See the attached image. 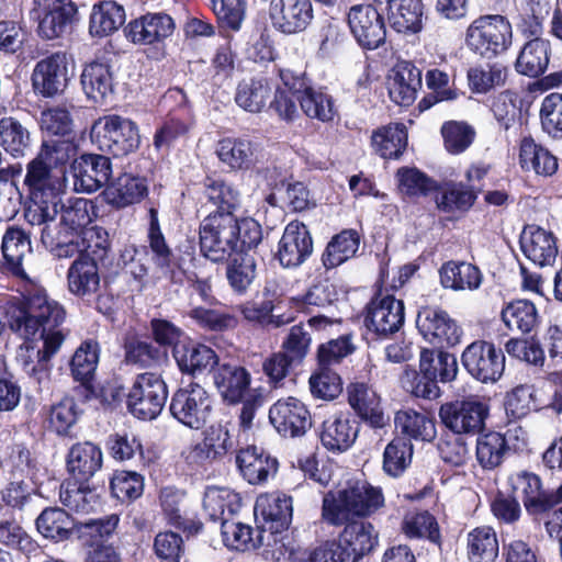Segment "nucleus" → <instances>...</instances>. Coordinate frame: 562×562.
<instances>
[{"mask_svg": "<svg viewBox=\"0 0 562 562\" xmlns=\"http://www.w3.org/2000/svg\"><path fill=\"white\" fill-rule=\"evenodd\" d=\"M348 403L356 414L374 428H382L387 422L376 392L363 382L347 386Z\"/></svg>", "mask_w": 562, "mask_h": 562, "instance_id": "nucleus-28", "label": "nucleus"}, {"mask_svg": "<svg viewBox=\"0 0 562 562\" xmlns=\"http://www.w3.org/2000/svg\"><path fill=\"white\" fill-rule=\"evenodd\" d=\"M80 81L86 95L94 103H103L113 92V76L108 64H88L82 70Z\"/></svg>", "mask_w": 562, "mask_h": 562, "instance_id": "nucleus-38", "label": "nucleus"}, {"mask_svg": "<svg viewBox=\"0 0 562 562\" xmlns=\"http://www.w3.org/2000/svg\"><path fill=\"white\" fill-rule=\"evenodd\" d=\"M119 516L112 514L104 519L90 520L82 527L83 562H120V555L106 539L114 532Z\"/></svg>", "mask_w": 562, "mask_h": 562, "instance_id": "nucleus-12", "label": "nucleus"}, {"mask_svg": "<svg viewBox=\"0 0 562 562\" xmlns=\"http://www.w3.org/2000/svg\"><path fill=\"white\" fill-rule=\"evenodd\" d=\"M273 90L272 81L266 77L243 79L236 87L234 100L244 111L256 114L267 106Z\"/></svg>", "mask_w": 562, "mask_h": 562, "instance_id": "nucleus-33", "label": "nucleus"}, {"mask_svg": "<svg viewBox=\"0 0 562 562\" xmlns=\"http://www.w3.org/2000/svg\"><path fill=\"white\" fill-rule=\"evenodd\" d=\"M10 479L25 480L37 485L41 479L42 468L31 451L22 446H16L10 456Z\"/></svg>", "mask_w": 562, "mask_h": 562, "instance_id": "nucleus-64", "label": "nucleus"}, {"mask_svg": "<svg viewBox=\"0 0 562 562\" xmlns=\"http://www.w3.org/2000/svg\"><path fill=\"white\" fill-rule=\"evenodd\" d=\"M90 136L100 150L116 157L135 151L140 144L137 125L120 115H106L97 120Z\"/></svg>", "mask_w": 562, "mask_h": 562, "instance_id": "nucleus-7", "label": "nucleus"}, {"mask_svg": "<svg viewBox=\"0 0 562 562\" xmlns=\"http://www.w3.org/2000/svg\"><path fill=\"white\" fill-rule=\"evenodd\" d=\"M520 166L542 177L553 176L559 167L558 158L531 137H524L519 149Z\"/></svg>", "mask_w": 562, "mask_h": 562, "instance_id": "nucleus-37", "label": "nucleus"}, {"mask_svg": "<svg viewBox=\"0 0 562 562\" xmlns=\"http://www.w3.org/2000/svg\"><path fill=\"white\" fill-rule=\"evenodd\" d=\"M384 505L381 487L357 481L337 492H327L322 502V519L335 527L374 514Z\"/></svg>", "mask_w": 562, "mask_h": 562, "instance_id": "nucleus-3", "label": "nucleus"}, {"mask_svg": "<svg viewBox=\"0 0 562 562\" xmlns=\"http://www.w3.org/2000/svg\"><path fill=\"white\" fill-rule=\"evenodd\" d=\"M292 512V498L281 493L260 495L255 504V517L259 528L272 535L289 527Z\"/></svg>", "mask_w": 562, "mask_h": 562, "instance_id": "nucleus-22", "label": "nucleus"}, {"mask_svg": "<svg viewBox=\"0 0 562 562\" xmlns=\"http://www.w3.org/2000/svg\"><path fill=\"white\" fill-rule=\"evenodd\" d=\"M4 315L12 331L25 339L38 336L43 341L42 349L36 352V364L26 360L22 352L19 355L23 370L41 382L47 375L49 360L59 351L66 338L61 327L66 318L65 308L46 292L36 290L24 303H8Z\"/></svg>", "mask_w": 562, "mask_h": 562, "instance_id": "nucleus-1", "label": "nucleus"}, {"mask_svg": "<svg viewBox=\"0 0 562 562\" xmlns=\"http://www.w3.org/2000/svg\"><path fill=\"white\" fill-rule=\"evenodd\" d=\"M461 363L468 373L480 382H496L505 370V356L502 349L485 340L470 344L461 355Z\"/></svg>", "mask_w": 562, "mask_h": 562, "instance_id": "nucleus-11", "label": "nucleus"}, {"mask_svg": "<svg viewBox=\"0 0 562 562\" xmlns=\"http://www.w3.org/2000/svg\"><path fill=\"white\" fill-rule=\"evenodd\" d=\"M74 521L61 508H45L36 519L38 532L54 542L67 540L72 531Z\"/></svg>", "mask_w": 562, "mask_h": 562, "instance_id": "nucleus-50", "label": "nucleus"}, {"mask_svg": "<svg viewBox=\"0 0 562 562\" xmlns=\"http://www.w3.org/2000/svg\"><path fill=\"white\" fill-rule=\"evenodd\" d=\"M172 417L187 428L199 430L207 423L212 413L210 393L199 383H189L177 390L170 401Z\"/></svg>", "mask_w": 562, "mask_h": 562, "instance_id": "nucleus-10", "label": "nucleus"}, {"mask_svg": "<svg viewBox=\"0 0 562 562\" xmlns=\"http://www.w3.org/2000/svg\"><path fill=\"white\" fill-rule=\"evenodd\" d=\"M236 463L243 477L250 484L263 483L278 471L277 459L256 446L239 450Z\"/></svg>", "mask_w": 562, "mask_h": 562, "instance_id": "nucleus-29", "label": "nucleus"}, {"mask_svg": "<svg viewBox=\"0 0 562 562\" xmlns=\"http://www.w3.org/2000/svg\"><path fill=\"white\" fill-rule=\"evenodd\" d=\"M216 390L228 404L240 403L250 390L251 374L238 364L221 363L212 372Z\"/></svg>", "mask_w": 562, "mask_h": 562, "instance_id": "nucleus-23", "label": "nucleus"}, {"mask_svg": "<svg viewBox=\"0 0 562 562\" xmlns=\"http://www.w3.org/2000/svg\"><path fill=\"white\" fill-rule=\"evenodd\" d=\"M477 195L473 189L463 183L447 184L436 203L439 210L447 213L467 212L472 207Z\"/></svg>", "mask_w": 562, "mask_h": 562, "instance_id": "nucleus-59", "label": "nucleus"}, {"mask_svg": "<svg viewBox=\"0 0 562 562\" xmlns=\"http://www.w3.org/2000/svg\"><path fill=\"white\" fill-rule=\"evenodd\" d=\"M499 553L497 533L490 526H480L467 535V555L470 562H495Z\"/></svg>", "mask_w": 562, "mask_h": 562, "instance_id": "nucleus-40", "label": "nucleus"}, {"mask_svg": "<svg viewBox=\"0 0 562 562\" xmlns=\"http://www.w3.org/2000/svg\"><path fill=\"white\" fill-rule=\"evenodd\" d=\"M147 193L144 178L124 173L106 187L104 196L109 204L122 209L140 202Z\"/></svg>", "mask_w": 562, "mask_h": 562, "instance_id": "nucleus-35", "label": "nucleus"}, {"mask_svg": "<svg viewBox=\"0 0 562 562\" xmlns=\"http://www.w3.org/2000/svg\"><path fill=\"white\" fill-rule=\"evenodd\" d=\"M148 215L147 241L151 251V259L159 269L167 270L171 266L173 252L161 232L157 210L150 207Z\"/></svg>", "mask_w": 562, "mask_h": 562, "instance_id": "nucleus-57", "label": "nucleus"}, {"mask_svg": "<svg viewBox=\"0 0 562 562\" xmlns=\"http://www.w3.org/2000/svg\"><path fill=\"white\" fill-rule=\"evenodd\" d=\"M338 544L350 554L353 562H358L364 554L373 550L378 543V533L370 522L351 520L344 525Z\"/></svg>", "mask_w": 562, "mask_h": 562, "instance_id": "nucleus-34", "label": "nucleus"}, {"mask_svg": "<svg viewBox=\"0 0 562 562\" xmlns=\"http://www.w3.org/2000/svg\"><path fill=\"white\" fill-rule=\"evenodd\" d=\"M313 252V239L307 226L299 221L290 222L279 241L278 259L284 268H296Z\"/></svg>", "mask_w": 562, "mask_h": 562, "instance_id": "nucleus-21", "label": "nucleus"}, {"mask_svg": "<svg viewBox=\"0 0 562 562\" xmlns=\"http://www.w3.org/2000/svg\"><path fill=\"white\" fill-rule=\"evenodd\" d=\"M125 10L115 1H102L92 8L89 31L92 36L104 37L116 32L125 22Z\"/></svg>", "mask_w": 562, "mask_h": 562, "instance_id": "nucleus-42", "label": "nucleus"}, {"mask_svg": "<svg viewBox=\"0 0 562 562\" xmlns=\"http://www.w3.org/2000/svg\"><path fill=\"white\" fill-rule=\"evenodd\" d=\"M269 420L278 434L285 438L302 437L312 427L306 405L292 396L279 400L270 407Z\"/></svg>", "mask_w": 562, "mask_h": 562, "instance_id": "nucleus-16", "label": "nucleus"}, {"mask_svg": "<svg viewBox=\"0 0 562 562\" xmlns=\"http://www.w3.org/2000/svg\"><path fill=\"white\" fill-rule=\"evenodd\" d=\"M203 198L217 209L216 213L233 214L240 203L239 192L221 179L207 178L205 180Z\"/></svg>", "mask_w": 562, "mask_h": 562, "instance_id": "nucleus-53", "label": "nucleus"}, {"mask_svg": "<svg viewBox=\"0 0 562 562\" xmlns=\"http://www.w3.org/2000/svg\"><path fill=\"white\" fill-rule=\"evenodd\" d=\"M422 88V70L409 61L397 64L389 83V94L396 104L408 106Z\"/></svg>", "mask_w": 562, "mask_h": 562, "instance_id": "nucleus-32", "label": "nucleus"}, {"mask_svg": "<svg viewBox=\"0 0 562 562\" xmlns=\"http://www.w3.org/2000/svg\"><path fill=\"white\" fill-rule=\"evenodd\" d=\"M173 29V20L168 14L155 13L131 21L124 33L134 44H153L170 36Z\"/></svg>", "mask_w": 562, "mask_h": 562, "instance_id": "nucleus-26", "label": "nucleus"}, {"mask_svg": "<svg viewBox=\"0 0 562 562\" xmlns=\"http://www.w3.org/2000/svg\"><path fill=\"white\" fill-rule=\"evenodd\" d=\"M269 16L274 30L284 35H295L312 25L314 5L312 0H270Z\"/></svg>", "mask_w": 562, "mask_h": 562, "instance_id": "nucleus-15", "label": "nucleus"}, {"mask_svg": "<svg viewBox=\"0 0 562 562\" xmlns=\"http://www.w3.org/2000/svg\"><path fill=\"white\" fill-rule=\"evenodd\" d=\"M85 481L66 482L60 486L59 498L64 506L77 514H89L100 505V496Z\"/></svg>", "mask_w": 562, "mask_h": 562, "instance_id": "nucleus-43", "label": "nucleus"}, {"mask_svg": "<svg viewBox=\"0 0 562 562\" xmlns=\"http://www.w3.org/2000/svg\"><path fill=\"white\" fill-rule=\"evenodd\" d=\"M30 132L12 116L0 120V144L13 157L24 156L30 147Z\"/></svg>", "mask_w": 562, "mask_h": 562, "instance_id": "nucleus-56", "label": "nucleus"}, {"mask_svg": "<svg viewBox=\"0 0 562 562\" xmlns=\"http://www.w3.org/2000/svg\"><path fill=\"white\" fill-rule=\"evenodd\" d=\"M83 251L70 265L67 271L68 290L79 297H90L100 288L98 262L103 261L110 250L108 234L103 229L85 232Z\"/></svg>", "mask_w": 562, "mask_h": 562, "instance_id": "nucleus-4", "label": "nucleus"}, {"mask_svg": "<svg viewBox=\"0 0 562 562\" xmlns=\"http://www.w3.org/2000/svg\"><path fill=\"white\" fill-rule=\"evenodd\" d=\"M512 24L499 14L475 19L467 29L465 44L471 52L491 59L505 52L512 44Z\"/></svg>", "mask_w": 562, "mask_h": 562, "instance_id": "nucleus-5", "label": "nucleus"}, {"mask_svg": "<svg viewBox=\"0 0 562 562\" xmlns=\"http://www.w3.org/2000/svg\"><path fill=\"white\" fill-rule=\"evenodd\" d=\"M98 362V342L91 340L82 342L70 362L72 376L82 384H87L93 378Z\"/></svg>", "mask_w": 562, "mask_h": 562, "instance_id": "nucleus-61", "label": "nucleus"}, {"mask_svg": "<svg viewBox=\"0 0 562 562\" xmlns=\"http://www.w3.org/2000/svg\"><path fill=\"white\" fill-rule=\"evenodd\" d=\"M173 357L179 369L189 374L213 368L218 363V358L213 349L201 344L183 345L175 347Z\"/></svg>", "mask_w": 562, "mask_h": 562, "instance_id": "nucleus-48", "label": "nucleus"}, {"mask_svg": "<svg viewBox=\"0 0 562 562\" xmlns=\"http://www.w3.org/2000/svg\"><path fill=\"white\" fill-rule=\"evenodd\" d=\"M389 20L398 33L416 34L423 29L422 0H387Z\"/></svg>", "mask_w": 562, "mask_h": 562, "instance_id": "nucleus-36", "label": "nucleus"}, {"mask_svg": "<svg viewBox=\"0 0 562 562\" xmlns=\"http://www.w3.org/2000/svg\"><path fill=\"white\" fill-rule=\"evenodd\" d=\"M240 508L238 495L228 488L211 486L204 492L203 510L212 521L233 517Z\"/></svg>", "mask_w": 562, "mask_h": 562, "instance_id": "nucleus-44", "label": "nucleus"}, {"mask_svg": "<svg viewBox=\"0 0 562 562\" xmlns=\"http://www.w3.org/2000/svg\"><path fill=\"white\" fill-rule=\"evenodd\" d=\"M438 273L441 286L454 292L476 291L483 282L480 268L468 261L449 260L441 265Z\"/></svg>", "mask_w": 562, "mask_h": 562, "instance_id": "nucleus-30", "label": "nucleus"}, {"mask_svg": "<svg viewBox=\"0 0 562 562\" xmlns=\"http://www.w3.org/2000/svg\"><path fill=\"white\" fill-rule=\"evenodd\" d=\"M74 189L81 193H93L106 184L112 175L109 157L85 154L75 159L71 166Z\"/></svg>", "mask_w": 562, "mask_h": 562, "instance_id": "nucleus-20", "label": "nucleus"}, {"mask_svg": "<svg viewBox=\"0 0 562 562\" xmlns=\"http://www.w3.org/2000/svg\"><path fill=\"white\" fill-rule=\"evenodd\" d=\"M367 328L381 337H389L404 324V303L393 295H376L367 305Z\"/></svg>", "mask_w": 562, "mask_h": 562, "instance_id": "nucleus-17", "label": "nucleus"}, {"mask_svg": "<svg viewBox=\"0 0 562 562\" xmlns=\"http://www.w3.org/2000/svg\"><path fill=\"white\" fill-rule=\"evenodd\" d=\"M413 445L408 438L395 437L384 449L383 470L393 477H397L411 464Z\"/></svg>", "mask_w": 562, "mask_h": 562, "instance_id": "nucleus-58", "label": "nucleus"}, {"mask_svg": "<svg viewBox=\"0 0 562 562\" xmlns=\"http://www.w3.org/2000/svg\"><path fill=\"white\" fill-rule=\"evenodd\" d=\"M420 373L432 381L447 383L457 378L458 362L457 358L448 352L439 351L436 353L430 349H423L419 358Z\"/></svg>", "mask_w": 562, "mask_h": 562, "instance_id": "nucleus-45", "label": "nucleus"}, {"mask_svg": "<svg viewBox=\"0 0 562 562\" xmlns=\"http://www.w3.org/2000/svg\"><path fill=\"white\" fill-rule=\"evenodd\" d=\"M512 491L521 493L524 506L528 513L538 515L554 507L553 495L541 490L540 477L527 471L513 473L508 477Z\"/></svg>", "mask_w": 562, "mask_h": 562, "instance_id": "nucleus-27", "label": "nucleus"}, {"mask_svg": "<svg viewBox=\"0 0 562 562\" xmlns=\"http://www.w3.org/2000/svg\"><path fill=\"white\" fill-rule=\"evenodd\" d=\"M66 462L69 473L76 480L88 482L102 468L103 453L91 441L77 442L70 447Z\"/></svg>", "mask_w": 562, "mask_h": 562, "instance_id": "nucleus-31", "label": "nucleus"}, {"mask_svg": "<svg viewBox=\"0 0 562 562\" xmlns=\"http://www.w3.org/2000/svg\"><path fill=\"white\" fill-rule=\"evenodd\" d=\"M60 225L71 234L85 237V232L89 231L87 226L93 221L95 210L92 201L83 198L69 199L60 206ZM90 229H101L100 227H90Z\"/></svg>", "mask_w": 562, "mask_h": 562, "instance_id": "nucleus-39", "label": "nucleus"}, {"mask_svg": "<svg viewBox=\"0 0 562 562\" xmlns=\"http://www.w3.org/2000/svg\"><path fill=\"white\" fill-rule=\"evenodd\" d=\"M360 245V236L355 229H344L335 235L327 244L322 256L326 269L336 268L357 254Z\"/></svg>", "mask_w": 562, "mask_h": 562, "instance_id": "nucleus-49", "label": "nucleus"}, {"mask_svg": "<svg viewBox=\"0 0 562 562\" xmlns=\"http://www.w3.org/2000/svg\"><path fill=\"white\" fill-rule=\"evenodd\" d=\"M509 452V446L505 436L498 431L479 434L475 447V458L484 470L498 468Z\"/></svg>", "mask_w": 562, "mask_h": 562, "instance_id": "nucleus-46", "label": "nucleus"}, {"mask_svg": "<svg viewBox=\"0 0 562 562\" xmlns=\"http://www.w3.org/2000/svg\"><path fill=\"white\" fill-rule=\"evenodd\" d=\"M416 326L423 337L432 345L453 347L461 341V327L440 307H422L417 313Z\"/></svg>", "mask_w": 562, "mask_h": 562, "instance_id": "nucleus-14", "label": "nucleus"}, {"mask_svg": "<svg viewBox=\"0 0 562 562\" xmlns=\"http://www.w3.org/2000/svg\"><path fill=\"white\" fill-rule=\"evenodd\" d=\"M1 251L10 269L14 273H20L23 259L32 252L30 233L16 225L7 226L1 240Z\"/></svg>", "mask_w": 562, "mask_h": 562, "instance_id": "nucleus-41", "label": "nucleus"}, {"mask_svg": "<svg viewBox=\"0 0 562 562\" xmlns=\"http://www.w3.org/2000/svg\"><path fill=\"white\" fill-rule=\"evenodd\" d=\"M347 23L357 43L373 50L384 44L386 27L383 16L371 4L352 5L347 13Z\"/></svg>", "mask_w": 562, "mask_h": 562, "instance_id": "nucleus-13", "label": "nucleus"}, {"mask_svg": "<svg viewBox=\"0 0 562 562\" xmlns=\"http://www.w3.org/2000/svg\"><path fill=\"white\" fill-rule=\"evenodd\" d=\"M32 16L38 20L37 33L42 38L54 40L70 26L77 9L66 0H34Z\"/></svg>", "mask_w": 562, "mask_h": 562, "instance_id": "nucleus-19", "label": "nucleus"}, {"mask_svg": "<svg viewBox=\"0 0 562 562\" xmlns=\"http://www.w3.org/2000/svg\"><path fill=\"white\" fill-rule=\"evenodd\" d=\"M406 145V127L400 123L382 127L372 135L375 153L385 159L398 158Z\"/></svg>", "mask_w": 562, "mask_h": 562, "instance_id": "nucleus-51", "label": "nucleus"}, {"mask_svg": "<svg viewBox=\"0 0 562 562\" xmlns=\"http://www.w3.org/2000/svg\"><path fill=\"white\" fill-rule=\"evenodd\" d=\"M167 359V351L149 341L133 340L125 346V360L130 364L153 368Z\"/></svg>", "mask_w": 562, "mask_h": 562, "instance_id": "nucleus-63", "label": "nucleus"}, {"mask_svg": "<svg viewBox=\"0 0 562 562\" xmlns=\"http://www.w3.org/2000/svg\"><path fill=\"white\" fill-rule=\"evenodd\" d=\"M522 254L535 265L551 266L558 256L557 239L551 232L539 226H527L520 235Z\"/></svg>", "mask_w": 562, "mask_h": 562, "instance_id": "nucleus-25", "label": "nucleus"}, {"mask_svg": "<svg viewBox=\"0 0 562 562\" xmlns=\"http://www.w3.org/2000/svg\"><path fill=\"white\" fill-rule=\"evenodd\" d=\"M70 72L65 53H54L35 65L32 74V86L37 94L52 98L64 92Z\"/></svg>", "mask_w": 562, "mask_h": 562, "instance_id": "nucleus-18", "label": "nucleus"}, {"mask_svg": "<svg viewBox=\"0 0 562 562\" xmlns=\"http://www.w3.org/2000/svg\"><path fill=\"white\" fill-rule=\"evenodd\" d=\"M216 154L222 162L232 169H246L252 162L251 142L244 138H224L220 140Z\"/></svg>", "mask_w": 562, "mask_h": 562, "instance_id": "nucleus-55", "label": "nucleus"}, {"mask_svg": "<svg viewBox=\"0 0 562 562\" xmlns=\"http://www.w3.org/2000/svg\"><path fill=\"white\" fill-rule=\"evenodd\" d=\"M550 43L536 37L527 42L516 60V70L528 77H538L544 72L549 64Z\"/></svg>", "mask_w": 562, "mask_h": 562, "instance_id": "nucleus-47", "label": "nucleus"}, {"mask_svg": "<svg viewBox=\"0 0 562 562\" xmlns=\"http://www.w3.org/2000/svg\"><path fill=\"white\" fill-rule=\"evenodd\" d=\"M502 319L506 327L517 329L522 334L530 333L538 323V313L535 304L527 300H517L508 303L502 310Z\"/></svg>", "mask_w": 562, "mask_h": 562, "instance_id": "nucleus-54", "label": "nucleus"}, {"mask_svg": "<svg viewBox=\"0 0 562 562\" xmlns=\"http://www.w3.org/2000/svg\"><path fill=\"white\" fill-rule=\"evenodd\" d=\"M237 217L229 213H213L200 225L201 252L211 261L228 259L237 252Z\"/></svg>", "mask_w": 562, "mask_h": 562, "instance_id": "nucleus-6", "label": "nucleus"}, {"mask_svg": "<svg viewBox=\"0 0 562 562\" xmlns=\"http://www.w3.org/2000/svg\"><path fill=\"white\" fill-rule=\"evenodd\" d=\"M168 398V387L162 378L154 372L138 374L128 393L127 408L137 418L155 419Z\"/></svg>", "mask_w": 562, "mask_h": 562, "instance_id": "nucleus-9", "label": "nucleus"}, {"mask_svg": "<svg viewBox=\"0 0 562 562\" xmlns=\"http://www.w3.org/2000/svg\"><path fill=\"white\" fill-rule=\"evenodd\" d=\"M76 155L69 140L43 142L36 157L26 167L24 184L30 191V204L25 210L26 222L38 223L52 218L59 194L65 189V165Z\"/></svg>", "mask_w": 562, "mask_h": 562, "instance_id": "nucleus-2", "label": "nucleus"}, {"mask_svg": "<svg viewBox=\"0 0 562 562\" xmlns=\"http://www.w3.org/2000/svg\"><path fill=\"white\" fill-rule=\"evenodd\" d=\"M438 415L451 432L474 436L485 428L490 405L481 397L470 395L441 404Z\"/></svg>", "mask_w": 562, "mask_h": 562, "instance_id": "nucleus-8", "label": "nucleus"}, {"mask_svg": "<svg viewBox=\"0 0 562 562\" xmlns=\"http://www.w3.org/2000/svg\"><path fill=\"white\" fill-rule=\"evenodd\" d=\"M395 426L402 434L414 439L430 441L436 436V426L432 418L413 409L397 412Z\"/></svg>", "mask_w": 562, "mask_h": 562, "instance_id": "nucleus-52", "label": "nucleus"}, {"mask_svg": "<svg viewBox=\"0 0 562 562\" xmlns=\"http://www.w3.org/2000/svg\"><path fill=\"white\" fill-rule=\"evenodd\" d=\"M541 405L536 400L533 385L521 384L514 387L505 397V411L513 419H520L531 411H538Z\"/></svg>", "mask_w": 562, "mask_h": 562, "instance_id": "nucleus-62", "label": "nucleus"}, {"mask_svg": "<svg viewBox=\"0 0 562 562\" xmlns=\"http://www.w3.org/2000/svg\"><path fill=\"white\" fill-rule=\"evenodd\" d=\"M358 432L356 420L348 413H339L323 422L319 439L328 451L342 453L355 443Z\"/></svg>", "mask_w": 562, "mask_h": 562, "instance_id": "nucleus-24", "label": "nucleus"}, {"mask_svg": "<svg viewBox=\"0 0 562 562\" xmlns=\"http://www.w3.org/2000/svg\"><path fill=\"white\" fill-rule=\"evenodd\" d=\"M302 111L306 116L321 122L333 121L336 115L333 98L321 91L310 88L296 97Z\"/></svg>", "mask_w": 562, "mask_h": 562, "instance_id": "nucleus-60", "label": "nucleus"}]
</instances>
